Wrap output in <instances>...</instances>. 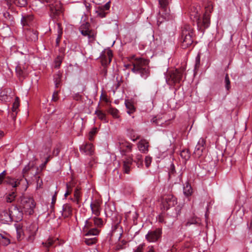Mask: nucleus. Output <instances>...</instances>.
I'll return each instance as SVG.
<instances>
[{"label":"nucleus","instance_id":"1","mask_svg":"<svg viewBox=\"0 0 252 252\" xmlns=\"http://www.w3.org/2000/svg\"><path fill=\"white\" fill-rule=\"evenodd\" d=\"M213 6L211 1H208L205 4V11L203 17H201L198 12H192L190 14L191 18L197 23L198 30L203 32L204 30L210 25V13L213 10Z\"/></svg>","mask_w":252,"mask_h":252},{"label":"nucleus","instance_id":"2","mask_svg":"<svg viewBox=\"0 0 252 252\" xmlns=\"http://www.w3.org/2000/svg\"><path fill=\"white\" fill-rule=\"evenodd\" d=\"M103 225V220L95 216V217H91L86 220L83 231L86 236H95L99 233V230L96 227H100Z\"/></svg>","mask_w":252,"mask_h":252},{"label":"nucleus","instance_id":"3","mask_svg":"<svg viewBox=\"0 0 252 252\" xmlns=\"http://www.w3.org/2000/svg\"><path fill=\"white\" fill-rule=\"evenodd\" d=\"M149 62L148 60L143 58H136L132 63L133 66L131 68L132 71L134 73L140 74L144 79H146L150 75Z\"/></svg>","mask_w":252,"mask_h":252},{"label":"nucleus","instance_id":"4","mask_svg":"<svg viewBox=\"0 0 252 252\" xmlns=\"http://www.w3.org/2000/svg\"><path fill=\"white\" fill-rule=\"evenodd\" d=\"M194 31L191 26L185 24L182 27L180 40L182 48L186 49L192 44L194 40Z\"/></svg>","mask_w":252,"mask_h":252},{"label":"nucleus","instance_id":"5","mask_svg":"<svg viewBox=\"0 0 252 252\" xmlns=\"http://www.w3.org/2000/svg\"><path fill=\"white\" fill-rule=\"evenodd\" d=\"M23 213L17 206H14L11 211H0V221L3 223H8L12 221H18L22 220Z\"/></svg>","mask_w":252,"mask_h":252},{"label":"nucleus","instance_id":"6","mask_svg":"<svg viewBox=\"0 0 252 252\" xmlns=\"http://www.w3.org/2000/svg\"><path fill=\"white\" fill-rule=\"evenodd\" d=\"M35 207V203L32 198L28 196L21 197L20 208L22 210L20 211L23 214L24 212L25 214L29 215L32 214Z\"/></svg>","mask_w":252,"mask_h":252},{"label":"nucleus","instance_id":"7","mask_svg":"<svg viewBox=\"0 0 252 252\" xmlns=\"http://www.w3.org/2000/svg\"><path fill=\"white\" fill-rule=\"evenodd\" d=\"M43 3H48L51 14L58 16L63 12V8L61 2L57 0H39Z\"/></svg>","mask_w":252,"mask_h":252},{"label":"nucleus","instance_id":"8","mask_svg":"<svg viewBox=\"0 0 252 252\" xmlns=\"http://www.w3.org/2000/svg\"><path fill=\"white\" fill-rule=\"evenodd\" d=\"M184 71V69H176L173 70L169 73V75L166 77V82L170 85L179 83L182 79Z\"/></svg>","mask_w":252,"mask_h":252},{"label":"nucleus","instance_id":"9","mask_svg":"<svg viewBox=\"0 0 252 252\" xmlns=\"http://www.w3.org/2000/svg\"><path fill=\"white\" fill-rule=\"evenodd\" d=\"M90 26L88 22L83 23L79 28V31L83 35L88 37L89 42H93L95 40V34L94 32L90 30Z\"/></svg>","mask_w":252,"mask_h":252},{"label":"nucleus","instance_id":"10","mask_svg":"<svg viewBox=\"0 0 252 252\" xmlns=\"http://www.w3.org/2000/svg\"><path fill=\"white\" fill-rule=\"evenodd\" d=\"M161 228H158L155 230L149 231L145 237L148 242H155L161 237Z\"/></svg>","mask_w":252,"mask_h":252},{"label":"nucleus","instance_id":"11","mask_svg":"<svg viewBox=\"0 0 252 252\" xmlns=\"http://www.w3.org/2000/svg\"><path fill=\"white\" fill-rule=\"evenodd\" d=\"M206 148V140L204 138H200L195 148L194 155L196 157L199 158L202 155Z\"/></svg>","mask_w":252,"mask_h":252},{"label":"nucleus","instance_id":"12","mask_svg":"<svg viewBox=\"0 0 252 252\" xmlns=\"http://www.w3.org/2000/svg\"><path fill=\"white\" fill-rule=\"evenodd\" d=\"M110 5V1L107 2L105 5L103 6H98L95 8V13L97 16L103 18L106 16L108 13V11L109 10Z\"/></svg>","mask_w":252,"mask_h":252},{"label":"nucleus","instance_id":"13","mask_svg":"<svg viewBox=\"0 0 252 252\" xmlns=\"http://www.w3.org/2000/svg\"><path fill=\"white\" fill-rule=\"evenodd\" d=\"M164 206L168 209L170 207L174 206L177 203L176 198L172 194H167L164 196Z\"/></svg>","mask_w":252,"mask_h":252},{"label":"nucleus","instance_id":"14","mask_svg":"<svg viewBox=\"0 0 252 252\" xmlns=\"http://www.w3.org/2000/svg\"><path fill=\"white\" fill-rule=\"evenodd\" d=\"M112 57V53L111 50L103 52L100 57L102 65L105 66L109 64L111 61Z\"/></svg>","mask_w":252,"mask_h":252},{"label":"nucleus","instance_id":"15","mask_svg":"<svg viewBox=\"0 0 252 252\" xmlns=\"http://www.w3.org/2000/svg\"><path fill=\"white\" fill-rule=\"evenodd\" d=\"M17 75L20 78H24L28 74V65L18 64L15 68Z\"/></svg>","mask_w":252,"mask_h":252},{"label":"nucleus","instance_id":"16","mask_svg":"<svg viewBox=\"0 0 252 252\" xmlns=\"http://www.w3.org/2000/svg\"><path fill=\"white\" fill-rule=\"evenodd\" d=\"M80 150L87 155L92 156L94 152V147L92 143H86L80 146Z\"/></svg>","mask_w":252,"mask_h":252},{"label":"nucleus","instance_id":"17","mask_svg":"<svg viewBox=\"0 0 252 252\" xmlns=\"http://www.w3.org/2000/svg\"><path fill=\"white\" fill-rule=\"evenodd\" d=\"M92 214L98 217L101 213L100 203L98 200H93L90 204Z\"/></svg>","mask_w":252,"mask_h":252},{"label":"nucleus","instance_id":"18","mask_svg":"<svg viewBox=\"0 0 252 252\" xmlns=\"http://www.w3.org/2000/svg\"><path fill=\"white\" fill-rule=\"evenodd\" d=\"M133 162L132 157H126L123 160V169L125 173L128 174L130 171L131 166Z\"/></svg>","mask_w":252,"mask_h":252},{"label":"nucleus","instance_id":"19","mask_svg":"<svg viewBox=\"0 0 252 252\" xmlns=\"http://www.w3.org/2000/svg\"><path fill=\"white\" fill-rule=\"evenodd\" d=\"M132 144L126 141H121L119 142V149L120 152L123 154L131 151Z\"/></svg>","mask_w":252,"mask_h":252},{"label":"nucleus","instance_id":"20","mask_svg":"<svg viewBox=\"0 0 252 252\" xmlns=\"http://www.w3.org/2000/svg\"><path fill=\"white\" fill-rule=\"evenodd\" d=\"M33 17L32 14H25L22 15L21 24L23 26H30L33 21Z\"/></svg>","mask_w":252,"mask_h":252},{"label":"nucleus","instance_id":"21","mask_svg":"<svg viewBox=\"0 0 252 252\" xmlns=\"http://www.w3.org/2000/svg\"><path fill=\"white\" fill-rule=\"evenodd\" d=\"M149 147V142L145 139H141L138 144L139 150L144 154L148 153Z\"/></svg>","mask_w":252,"mask_h":252},{"label":"nucleus","instance_id":"22","mask_svg":"<svg viewBox=\"0 0 252 252\" xmlns=\"http://www.w3.org/2000/svg\"><path fill=\"white\" fill-rule=\"evenodd\" d=\"M72 206L68 203L65 204L63 206L62 216L64 218H68L72 215Z\"/></svg>","mask_w":252,"mask_h":252},{"label":"nucleus","instance_id":"23","mask_svg":"<svg viewBox=\"0 0 252 252\" xmlns=\"http://www.w3.org/2000/svg\"><path fill=\"white\" fill-rule=\"evenodd\" d=\"M21 181V180L18 179L7 177L5 178V183L15 189L20 185Z\"/></svg>","mask_w":252,"mask_h":252},{"label":"nucleus","instance_id":"24","mask_svg":"<svg viewBox=\"0 0 252 252\" xmlns=\"http://www.w3.org/2000/svg\"><path fill=\"white\" fill-rule=\"evenodd\" d=\"M183 192L186 196H190L192 193V189L190 184L188 182L184 186Z\"/></svg>","mask_w":252,"mask_h":252},{"label":"nucleus","instance_id":"25","mask_svg":"<svg viewBox=\"0 0 252 252\" xmlns=\"http://www.w3.org/2000/svg\"><path fill=\"white\" fill-rule=\"evenodd\" d=\"M125 103L127 109V113L129 115L133 114L135 111L133 104L129 100H126Z\"/></svg>","mask_w":252,"mask_h":252},{"label":"nucleus","instance_id":"26","mask_svg":"<svg viewBox=\"0 0 252 252\" xmlns=\"http://www.w3.org/2000/svg\"><path fill=\"white\" fill-rule=\"evenodd\" d=\"M27 40L32 41H35L37 40L38 35L36 31H28L26 33Z\"/></svg>","mask_w":252,"mask_h":252},{"label":"nucleus","instance_id":"27","mask_svg":"<svg viewBox=\"0 0 252 252\" xmlns=\"http://www.w3.org/2000/svg\"><path fill=\"white\" fill-rule=\"evenodd\" d=\"M16 196V192L13 189L11 192L6 194L5 200L7 202L11 203L15 200Z\"/></svg>","mask_w":252,"mask_h":252},{"label":"nucleus","instance_id":"28","mask_svg":"<svg viewBox=\"0 0 252 252\" xmlns=\"http://www.w3.org/2000/svg\"><path fill=\"white\" fill-rule=\"evenodd\" d=\"M57 240H58V239H54L53 238H49L47 240L46 242L42 243V245H43V246L45 248H47V250L46 251V252H49V247L52 246L56 243V242Z\"/></svg>","mask_w":252,"mask_h":252},{"label":"nucleus","instance_id":"29","mask_svg":"<svg viewBox=\"0 0 252 252\" xmlns=\"http://www.w3.org/2000/svg\"><path fill=\"white\" fill-rule=\"evenodd\" d=\"M19 102H20L19 98L18 97H16L15 99L14 102L13 103V106H12V110L13 112H15V114H12L13 115L12 117H13V119H14V120H15V119L16 118V115L17 113V110L18 109V108L19 106Z\"/></svg>","mask_w":252,"mask_h":252},{"label":"nucleus","instance_id":"30","mask_svg":"<svg viewBox=\"0 0 252 252\" xmlns=\"http://www.w3.org/2000/svg\"><path fill=\"white\" fill-rule=\"evenodd\" d=\"M10 243V241L8 237L0 233V244L6 246L9 245Z\"/></svg>","mask_w":252,"mask_h":252},{"label":"nucleus","instance_id":"31","mask_svg":"<svg viewBox=\"0 0 252 252\" xmlns=\"http://www.w3.org/2000/svg\"><path fill=\"white\" fill-rule=\"evenodd\" d=\"M8 91L3 90L0 93V99L1 101H7L9 99V96L7 94Z\"/></svg>","mask_w":252,"mask_h":252},{"label":"nucleus","instance_id":"32","mask_svg":"<svg viewBox=\"0 0 252 252\" xmlns=\"http://www.w3.org/2000/svg\"><path fill=\"white\" fill-rule=\"evenodd\" d=\"M72 201L77 204H79L80 200V191L78 189H76L74 192V198Z\"/></svg>","mask_w":252,"mask_h":252},{"label":"nucleus","instance_id":"33","mask_svg":"<svg viewBox=\"0 0 252 252\" xmlns=\"http://www.w3.org/2000/svg\"><path fill=\"white\" fill-rule=\"evenodd\" d=\"M138 167L142 165V156L140 154H136L135 156V160H134Z\"/></svg>","mask_w":252,"mask_h":252},{"label":"nucleus","instance_id":"34","mask_svg":"<svg viewBox=\"0 0 252 252\" xmlns=\"http://www.w3.org/2000/svg\"><path fill=\"white\" fill-rule=\"evenodd\" d=\"M180 155H181V157L186 160L189 159V158L190 156V153L188 149L183 150L181 152Z\"/></svg>","mask_w":252,"mask_h":252},{"label":"nucleus","instance_id":"35","mask_svg":"<svg viewBox=\"0 0 252 252\" xmlns=\"http://www.w3.org/2000/svg\"><path fill=\"white\" fill-rule=\"evenodd\" d=\"M108 112L115 118H119V111L114 108L110 107L108 110Z\"/></svg>","mask_w":252,"mask_h":252},{"label":"nucleus","instance_id":"36","mask_svg":"<svg viewBox=\"0 0 252 252\" xmlns=\"http://www.w3.org/2000/svg\"><path fill=\"white\" fill-rule=\"evenodd\" d=\"M61 75L60 74H56L54 75V83L56 88H58L61 84Z\"/></svg>","mask_w":252,"mask_h":252},{"label":"nucleus","instance_id":"37","mask_svg":"<svg viewBox=\"0 0 252 252\" xmlns=\"http://www.w3.org/2000/svg\"><path fill=\"white\" fill-rule=\"evenodd\" d=\"M84 242L87 245L90 246L95 244L96 242V239L95 237L85 238Z\"/></svg>","mask_w":252,"mask_h":252},{"label":"nucleus","instance_id":"38","mask_svg":"<svg viewBox=\"0 0 252 252\" xmlns=\"http://www.w3.org/2000/svg\"><path fill=\"white\" fill-rule=\"evenodd\" d=\"M14 3L19 7H24L27 4V0H14Z\"/></svg>","mask_w":252,"mask_h":252},{"label":"nucleus","instance_id":"39","mask_svg":"<svg viewBox=\"0 0 252 252\" xmlns=\"http://www.w3.org/2000/svg\"><path fill=\"white\" fill-rule=\"evenodd\" d=\"M203 56V55L201 54H198L196 58H195V65H194V69H197L199 67V65H200V59H201V57H202Z\"/></svg>","mask_w":252,"mask_h":252},{"label":"nucleus","instance_id":"40","mask_svg":"<svg viewBox=\"0 0 252 252\" xmlns=\"http://www.w3.org/2000/svg\"><path fill=\"white\" fill-rule=\"evenodd\" d=\"M225 88L227 91H229L230 88V81L229 79L228 75L226 74L224 80Z\"/></svg>","mask_w":252,"mask_h":252},{"label":"nucleus","instance_id":"41","mask_svg":"<svg viewBox=\"0 0 252 252\" xmlns=\"http://www.w3.org/2000/svg\"><path fill=\"white\" fill-rule=\"evenodd\" d=\"M199 219L197 218H193L189 220L186 223L187 226H189L193 224L199 223Z\"/></svg>","mask_w":252,"mask_h":252},{"label":"nucleus","instance_id":"42","mask_svg":"<svg viewBox=\"0 0 252 252\" xmlns=\"http://www.w3.org/2000/svg\"><path fill=\"white\" fill-rule=\"evenodd\" d=\"M95 114L97 115V117L100 120L105 121V114L103 113L101 111L96 110L95 112Z\"/></svg>","mask_w":252,"mask_h":252},{"label":"nucleus","instance_id":"43","mask_svg":"<svg viewBox=\"0 0 252 252\" xmlns=\"http://www.w3.org/2000/svg\"><path fill=\"white\" fill-rule=\"evenodd\" d=\"M129 136L130 139L133 141H135L136 140L140 138V136L138 134L135 133L133 131L129 133Z\"/></svg>","mask_w":252,"mask_h":252},{"label":"nucleus","instance_id":"44","mask_svg":"<svg viewBox=\"0 0 252 252\" xmlns=\"http://www.w3.org/2000/svg\"><path fill=\"white\" fill-rule=\"evenodd\" d=\"M95 163L96 160L95 158L94 157H91L89 159V161L87 163V167L92 168Z\"/></svg>","mask_w":252,"mask_h":252},{"label":"nucleus","instance_id":"45","mask_svg":"<svg viewBox=\"0 0 252 252\" xmlns=\"http://www.w3.org/2000/svg\"><path fill=\"white\" fill-rule=\"evenodd\" d=\"M34 170V168L33 167H31L30 165H28L26 166L23 170V176L24 177L26 176V174L28 173L29 171H33Z\"/></svg>","mask_w":252,"mask_h":252},{"label":"nucleus","instance_id":"46","mask_svg":"<svg viewBox=\"0 0 252 252\" xmlns=\"http://www.w3.org/2000/svg\"><path fill=\"white\" fill-rule=\"evenodd\" d=\"M62 62V60L61 57H58L56 59V60H55V62H54V63H55L54 67H55V68H58L60 66Z\"/></svg>","mask_w":252,"mask_h":252},{"label":"nucleus","instance_id":"47","mask_svg":"<svg viewBox=\"0 0 252 252\" xmlns=\"http://www.w3.org/2000/svg\"><path fill=\"white\" fill-rule=\"evenodd\" d=\"M97 129L96 128H93L89 133L88 139L90 141H92L94 139V136L96 134Z\"/></svg>","mask_w":252,"mask_h":252},{"label":"nucleus","instance_id":"48","mask_svg":"<svg viewBox=\"0 0 252 252\" xmlns=\"http://www.w3.org/2000/svg\"><path fill=\"white\" fill-rule=\"evenodd\" d=\"M159 4L162 8H165L169 3V0H159Z\"/></svg>","mask_w":252,"mask_h":252},{"label":"nucleus","instance_id":"49","mask_svg":"<svg viewBox=\"0 0 252 252\" xmlns=\"http://www.w3.org/2000/svg\"><path fill=\"white\" fill-rule=\"evenodd\" d=\"M23 238V233L22 229L17 230V239L18 241H21Z\"/></svg>","mask_w":252,"mask_h":252},{"label":"nucleus","instance_id":"50","mask_svg":"<svg viewBox=\"0 0 252 252\" xmlns=\"http://www.w3.org/2000/svg\"><path fill=\"white\" fill-rule=\"evenodd\" d=\"M145 164L146 166L148 168L152 162V158L150 156H146L145 158Z\"/></svg>","mask_w":252,"mask_h":252},{"label":"nucleus","instance_id":"51","mask_svg":"<svg viewBox=\"0 0 252 252\" xmlns=\"http://www.w3.org/2000/svg\"><path fill=\"white\" fill-rule=\"evenodd\" d=\"M59 91H57L54 92L53 93V96H52V100L54 101H57L58 100V94H59Z\"/></svg>","mask_w":252,"mask_h":252},{"label":"nucleus","instance_id":"52","mask_svg":"<svg viewBox=\"0 0 252 252\" xmlns=\"http://www.w3.org/2000/svg\"><path fill=\"white\" fill-rule=\"evenodd\" d=\"M175 172V166L173 164H171L170 166V171L169 172V177H171V176L172 175L174 174Z\"/></svg>","mask_w":252,"mask_h":252},{"label":"nucleus","instance_id":"53","mask_svg":"<svg viewBox=\"0 0 252 252\" xmlns=\"http://www.w3.org/2000/svg\"><path fill=\"white\" fill-rule=\"evenodd\" d=\"M144 244L139 245L135 250H134V252H143V250L144 248Z\"/></svg>","mask_w":252,"mask_h":252},{"label":"nucleus","instance_id":"54","mask_svg":"<svg viewBox=\"0 0 252 252\" xmlns=\"http://www.w3.org/2000/svg\"><path fill=\"white\" fill-rule=\"evenodd\" d=\"M34 234L35 233H32L31 234L29 235L28 238V241L30 242H32L34 239Z\"/></svg>","mask_w":252,"mask_h":252},{"label":"nucleus","instance_id":"55","mask_svg":"<svg viewBox=\"0 0 252 252\" xmlns=\"http://www.w3.org/2000/svg\"><path fill=\"white\" fill-rule=\"evenodd\" d=\"M57 200V196L56 194L53 195L52 198V202H51V207H53L54 205V204L56 203Z\"/></svg>","mask_w":252,"mask_h":252},{"label":"nucleus","instance_id":"56","mask_svg":"<svg viewBox=\"0 0 252 252\" xmlns=\"http://www.w3.org/2000/svg\"><path fill=\"white\" fill-rule=\"evenodd\" d=\"M38 178H39V177H38ZM42 184V181L41 180L40 182H39V179H38V180L37 181V187H36V189H39L41 187V185Z\"/></svg>","mask_w":252,"mask_h":252},{"label":"nucleus","instance_id":"57","mask_svg":"<svg viewBox=\"0 0 252 252\" xmlns=\"http://www.w3.org/2000/svg\"><path fill=\"white\" fill-rule=\"evenodd\" d=\"M72 188L70 185L66 184V192H68L69 194L71 193Z\"/></svg>","mask_w":252,"mask_h":252},{"label":"nucleus","instance_id":"58","mask_svg":"<svg viewBox=\"0 0 252 252\" xmlns=\"http://www.w3.org/2000/svg\"><path fill=\"white\" fill-rule=\"evenodd\" d=\"M105 0H92L93 2L96 4H100L101 3L104 2Z\"/></svg>","mask_w":252,"mask_h":252},{"label":"nucleus","instance_id":"59","mask_svg":"<svg viewBox=\"0 0 252 252\" xmlns=\"http://www.w3.org/2000/svg\"><path fill=\"white\" fill-rule=\"evenodd\" d=\"M61 35H59L57 38L56 39V43H57V45H59L60 42V40H61Z\"/></svg>","mask_w":252,"mask_h":252},{"label":"nucleus","instance_id":"60","mask_svg":"<svg viewBox=\"0 0 252 252\" xmlns=\"http://www.w3.org/2000/svg\"><path fill=\"white\" fill-rule=\"evenodd\" d=\"M0 175L1 176V177L2 178H3V179L5 178V175H6V171H3L2 172H1L0 174Z\"/></svg>","mask_w":252,"mask_h":252},{"label":"nucleus","instance_id":"61","mask_svg":"<svg viewBox=\"0 0 252 252\" xmlns=\"http://www.w3.org/2000/svg\"><path fill=\"white\" fill-rule=\"evenodd\" d=\"M4 136V133L3 131H0V139Z\"/></svg>","mask_w":252,"mask_h":252},{"label":"nucleus","instance_id":"62","mask_svg":"<svg viewBox=\"0 0 252 252\" xmlns=\"http://www.w3.org/2000/svg\"><path fill=\"white\" fill-rule=\"evenodd\" d=\"M4 179H3V178H2V177H1V176L0 175V185H1V184L3 183V181H4Z\"/></svg>","mask_w":252,"mask_h":252},{"label":"nucleus","instance_id":"63","mask_svg":"<svg viewBox=\"0 0 252 252\" xmlns=\"http://www.w3.org/2000/svg\"><path fill=\"white\" fill-rule=\"evenodd\" d=\"M75 98L77 100H79L80 98V96L78 94L76 95V97H75Z\"/></svg>","mask_w":252,"mask_h":252},{"label":"nucleus","instance_id":"64","mask_svg":"<svg viewBox=\"0 0 252 252\" xmlns=\"http://www.w3.org/2000/svg\"><path fill=\"white\" fill-rule=\"evenodd\" d=\"M148 252H154L153 249L152 248H151Z\"/></svg>","mask_w":252,"mask_h":252}]
</instances>
